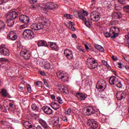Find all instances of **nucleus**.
<instances>
[{"mask_svg":"<svg viewBox=\"0 0 129 129\" xmlns=\"http://www.w3.org/2000/svg\"><path fill=\"white\" fill-rule=\"evenodd\" d=\"M23 125H24L26 128H32V127H33V125H31V123L28 121H25L23 123Z\"/></svg>","mask_w":129,"mask_h":129,"instance_id":"obj_29","label":"nucleus"},{"mask_svg":"<svg viewBox=\"0 0 129 129\" xmlns=\"http://www.w3.org/2000/svg\"><path fill=\"white\" fill-rule=\"evenodd\" d=\"M51 68V65H50V63H49L48 61H46L44 62V64L43 65V68L44 69H50Z\"/></svg>","mask_w":129,"mask_h":129,"instance_id":"obj_31","label":"nucleus"},{"mask_svg":"<svg viewBox=\"0 0 129 129\" xmlns=\"http://www.w3.org/2000/svg\"><path fill=\"white\" fill-rule=\"evenodd\" d=\"M36 129H43V128H42V126L38 125L37 126Z\"/></svg>","mask_w":129,"mask_h":129,"instance_id":"obj_63","label":"nucleus"},{"mask_svg":"<svg viewBox=\"0 0 129 129\" xmlns=\"http://www.w3.org/2000/svg\"><path fill=\"white\" fill-rule=\"evenodd\" d=\"M42 10L43 11L44 14H47L48 13V9L45 8H42Z\"/></svg>","mask_w":129,"mask_h":129,"instance_id":"obj_51","label":"nucleus"},{"mask_svg":"<svg viewBox=\"0 0 129 129\" xmlns=\"http://www.w3.org/2000/svg\"><path fill=\"white\" fill-rule=\"evenodd\" d=\"M37 44H38V46H39V47H41V46L49 47V45L47 44V42L45 40L39 41Z\"/></svg>","mask_w":129,"mask_h":129,"instance_id":"obj_22","label":"nucleus"},{"mask_svg":"<svg viewBox=\"0 0 129 129\" xmlns=\"http://www.w3.org/2000/svg\"><path fill=\"white\" fill-rule=\"evenodd\" d=\"M1 93L4 97H7V96L9 95V94H8V92H7V90L5 89H3L2 90Z\"/></svg>","mask_w":129,"mask_h":129,"instance_id":"obj_32","label":"nucleus"},{"mask_svg":"<svg viewBox=\"0 0 129 129\" xmlns=\"http://www.w3.org/2000/svg\"><path fill=\"white\" fill-rule=\"evenodd\" d=\"M126 39L129 41V34H127V35L125 36Z\"/></svg>","mask_w":129,"mask_h":129,"instance_id":"obj_64","label":"nucleus"},{"mask_svg":"<svg viewBox=\"0 0 129 129\" xmlns=\"http://www.w3.org/2000/svg\"><path fill=\"white\" fill-rule=\"evenodd\" d=\"M17 38V34L14 31H10L7 35L8 40H10L11 41H16Z\"/></svg>","mask_w":129,"mask_h":129,"instance_id":"obj_12","label":"nucleus"},{"mask_svg":"<svg viewBox=\"0 0 129 129\" xmlns=\"http://www.w3.org/2000/svg\"><path fill=\"white\" fill-rule=\"evenodd\" d=\"M52 124L54 125H57L59 123V117L55 116L52 118Z\"/></svg>","mask_w":129,"mask_h":129,"instance_id":"obj_26","label":"nucleus"},{"mask_svg":"<svg viewBox=\"0 0 129 129\" xmlns=\"http://www.w3.org/2000/svg\"><path fill=\"white\" fill-rule=\"evenodd\" d=\"M90 16L91 20L93 22H98L100 20V14L96 11L91 12Z\"/></svg>","mask_w":129,"mask_h":129,"instance_id":"obj_7","label":"nucleus"},{"mask_svg":"<svg viewBox=\"0 0 129 129\" xmlns=\"http://www.w3.org/2000/svg\"><path fill=\"white\" fill-rule=\"evenodd\" d=\"M64 55L69 60L73 59V52L70 49H65L64 51Z\"/></svg>","mask_w":129,"mask_h":129,"instance_id":"obj_13","label":"nucleus"},{"mask_svg":"<svg viewBox=\"0 0 129 129\" xmlns=\"http://www.w3.org/2000/svg\"><path fill=\"white\" fill-rule=\"evenodd\" d=\"M87 124L88 126L91 125L92 128H97L98 126V122L93 119H90L87 121Z\"/></svg>","mask_w":129,"mask_h":129,"instance_id":"obj_11","label":"nucleus"},{"mask_svg":"<svg viewBox=\"0 0 129 129\" xmlns=\"http://www.w3.org/2000/svg\"><path fill=\"white\" fill-rule=\"evenodd\" d=\"M115 9L116 11H120V10H121V7L120 6H115Z\"/></svg>","mask_w":129,"mask_h":129,"instance_id":"obj_49","label":"nucleus"},{"mask_svg":"<svg viewBox=\"0 0 129 129\" xmlns=\"http://www.w3.org/2000/svg\"><path fill=\"white\" fill-rule=\"evenodd\" d=\"M31 29L34 31H39L44 29V24L42 23H34L31 26Z\"/></svg>","mask_w":129,"mask_h":129,"instance_id":"obj_10","label":"nucleus"},{"mask_svg":"<svg viewBox=\"0 0 129 129\" xmlns=\"http://www.w3.org/2000/svg\"><path fill=\"white\" fill-rule=\"evenodd\" d=\"M115 86H117L118 88H121L122 87V84L121 83V81H119L116 84V85H115Z\"/></svg>","mask_w":129,"mask_h":129,"instance_id":"obj_39","label":"nucleus"},{"mask_svg":"<svg viewBox=\"0 0 129 129\" xmlns=\"http://www.w3.org/2000/svg\"><path fill=\"white\" fill-rule=\"evenodd\" d=\"M19 20L22 23L28 24L30 22V18L26 15H22L19 17Z\"/></svg>","mask_w":129,"mask_h":129,"instance_id":"obj_16","label":"nucleus"},{"mask_svg":"<svg viewBox=\"0 0 129 129\" xmlns=\"http://www.w3.org/2000/svg\"><path fill=\"white\" fill-rule=\"evenodd\" d=\"M116 96L118 100H121L125 97V93L122 91H118L116 93Z\"/></svg>","mask_w":129,"mask_h":129,"instance_id":"obj_17","label":"nucleus"},{"mask_svg":"<svg viewBox=\"0 0 129 129\" xmlns=\"http://www.w3.org/2000/svg\"><path fill=\"white\" fill-rule=\"evenodd\" d=\"M27 26L26 24L22 25L20 26V29L23 30V29H25V28H27Z\"/></svg>","mask_w":129,"mask_h":129,"instance_id":"obj_50","label":"nucleus"},{"mask_svg":"<svg viewBox=\"0 0 129 129\" xmlns=\"http://www.w3.org/2000/svg\"><path fill=\"white\" fill-rule=\"evenodd\" d=\"M31 108L33 110H34L35 111H38V110H39V107L35 103H33L32 105Z\"/></svg>","mask_w":129,"mask_h":129,"instance_id":"obj_33","label":"nucleus"},{"mask_svg":"<svg viewBox=\"0 0 129 129\" xmlns=\"http://www.w3.org/2000/svg\"><path fill=\"white\" fill-rule=\"evenodd\" d=\"M72 38H74V39L77 38V36L75 34H73L72 35Z\"/></svg>","mask_w":129,"mask_h":129,"instance_id":"obj_58","label":"nucleus"},{"mask_svg":"<svg viewBox=\"0 0 129 129\" xmlns=\"http://www.w3.org/2000/svg\"><path fill=\"white\" fill-rule=\"evenodd\" d=\"M64 18H66V19H68V20H71L72 19V18H73V16L70 14H65L64 15Z\"/></svg>","mask_w":129,"mask_h":129,"instance_id":"obj_37","label":"nucleus"},{"mask_svg":"<svg viewBox=\"0 0 129 129\" xmlns=\"http://www.w3.org/2000/svg\"><path fill=\"white\" fill-rule=\"evenodd\" d=\"M56 75L58 78L61 79L63 82L68 81V79H69L68 74L65 72L58 71L56 73Z\"/></svg>","mask_w":129,"mask_h":129,"instance_id":"obj_4","label":"nucleus"},{"mask_svg":"<svg viewBox=\"0 0 129 129\" xmlns=\"http://www.w3.org/2000/svg\"><path fill=\"white\" fill-rule=\"evenodd\" d=\"M61 119H62V120H63L64 122H67V121H68V119H67V117H66V116H62L61 117Z\"/></svg>","mask_w":129,"mask_h":129,"instance_id":"obj_48","label":"nucleus"},{"mask_svg":"<svg viewBox=\"0 0 129 129\" xmlns=\"http://www.w3.org/2000/svg\"><path fill=\"white\" fill-rule=\"evenodd\" d=\"M76 96L77 97V98L79 100H84L87 97V96L82 93H77Z\"/></svg>","mask_w":129,"mask_h":129,"instance_id":"obj_21","label":"nucleus"},{"mask_svg":"<svg viewBox=\"0 0 129 129\" xmlns=\"http://www.w3.org/2000/svg\"><path fill=\"white\" fill-rule=\"evenodd\" d=\"M6 61V58L2 57L0 58V62H5Z\"/></svg>","mask_w":129,"mask_h":129,"instance_id":"obj_56","label":"nucleus"},{"mask_svg":"<svg viewBox=\"0 0 129 129\" xmlns=\"http://www.w3.org/2000/svg\"><path fill=\"white\" fill-rule=\"evenodd\" d=\"M7 17L8 19H10L11 20H15V19H16V18L18 17V13H17V12H16L10 11L8 13Z\"/></svg>","mask_w":129,"mask_h":129,"instance_id":"obj_18","label":"nucleus"},{"mask_svg":"<svg viewBox=\"0 0 129 129\" xmlns=\"http://www.w3.org/2000/svg\"><path fill=\"white\" fill-rule=\"evenodd\" d=\"M41 20L42 24H47V23L49 22V20H48V19L46 18V17H41Z\"/></svg>","mask_w":129,"mask_h":129,"instance_id":"obj_35","label":"nucleus"},{"mask_svg":"<svg viewBox=\"0 0 129 129\" xmlns=\"http://www.w3.org/2000/svg\"><path fill=\"white\" fill-rule=\"evenodd\" d=\"M96 88L99 90V91H104V89L106 88V83L103 80H100L98 82Z\"/></svg>","mask_w":129,"mask_h":129,"instance_id":"obj_6","label":"nucleus"},{"mask_svg":"<svg viewBox=\"0 0 129 129\" xmlns=\"http://www.w3.org/2000/svg\"><path fill=\"white\" fill-rule=\"evenodd\" d=\"M96 63V60H95L93 58H89L87 60V65L90 66V69H95V68H96V66H97V65H94Z\"/></svg>","mask_w":129,"mask_h":129,"instance_id":"obj_9","label":"nucleus"},{"mask_svg":"<svg viewBox=\"0 0 129 129\" xmlns=\"http://www.w3.org/2000/svg\"><path fill=\"white\" fill-rule=\"evenodd\" d=\"M44 85L46 87H48V88H49V89L51 88V86H49V84L46 81L44 82Z\"/></svg>","mask_w":129,"mask_h":129,"instance_id":"obj_53","label":"nucleus"},{"mask_svg":"<svg viewBox=\"0 0 129 129\" xmlns=\"http://www.w3.org/2000/svg\"><path fill=\"white\" fill-rule=\"evenodd\" d=\"M85 47L87 51H88L89 50V47H88V46H87V44H85Z\"/></svg>","mask_w":129,"mask_h":129,"instance_id":"obj_60","label":"nucleus"},{"mask_svg":"<svg viewBox=\"0 0 129 129\" xmlns=\"http://www.w3.org/2000/svg\"><path fill=\"white\" fill-rule=\"evenodd\" d=\"M50 105L52 108L54 109V110H57V109H59V108H60V106L56 102L52 103Z\"/></svg>","mask_w":129,"mask_h":129,"instance_id":"obj_27","label":"nucleus"},{"mask_svg":"<svg viewBox=\"0 0 129 129\" xmlns=\"http://www.w3.org/2000/svg\"><path fill=\"white\" fill-rule=\"evenodd\" d=\"M75 14H77V15H78L79 18L83 21L86 27H88V28H90L91 27V22L87 21L86 18H85L83 15H80V12H79V11H76L74 12L75 16Z\"/></svg>","mask_w":129,"mask_h":129,"instance_id":"obj_8","label":"nucleus"},{"mask_svg":"<svg viewBox=\"0 0 129 129\" xmlns=\"http://www.w3.org/2000/svg\"><path fill=\"white\" fill-rule=\"evenodd\" d=\"M58 89L59 90H62L63 93H66L67 94H68V93H69V90H68L67 87H64V86H62L61 87H58Z\"/></svg>","mask_w":129,"mask_h":129,"instance_id":"obj_25","label":"nucleus"},{"mask_svg":"<svg viewBox=\"0 0 129 129\" xmlns=\"http://www.w3.org/2000/svg\"><path fill=\"white\" fill-rule=\"evenodd\" d=\"M83 15H82V16H85V17H87V16H88V13L85 11V10H83Z\"/></svg>","mask_w":129,"mask_h":129,"instance_id":"obj_42","label":"nucleus"},{"mask_svg":"<svg viewBox=\"0 0 129 129\" xmlns=\"http://www.w3.org/2000/svg\"><path fill=\"white\" fill-rule=\"evenodd\" d=\"M120 15V12H114L112 14V18L114 19H117V16Z\"/></svg>","mask_w":129,"mask_h":129,"instance_id":"obj_38","label":"nucleus"},{"mask_svg":"<svg viewBox=\"0 0 129 129\" xmlns=\"http://www.w3.org/2000/svg\"><path fill=\"white\" fill-rule=\"evenodd\" d=\"M5 27H6V24H5V22H4L2 20H0V32L1 30L5 29Z\"/></svg>","mask_w":129,"mask_h":129,"instance_id":"obj_34","label":"nucleus"},{"mask_svg":"<svg viewBox=\"0 0 129 129\" xmlns=\"http://www.w3.org/2000/svg\"><path fill=\"white\" fill-rule=\"evenodd\" d=\"M49 46L51 49L54 50V51H58L59 49L58 48V46L54 42H49Z\"/></svg>","mask_w":129,"mask_h":129,"instance_id":"obj_23","label":"nucleus"},{"mask_svg":"<svg viewBox=\"0 0 129 129\" xmlns=\"http://www.w3.org/2000/svg\"><path fill=\"white\" fill-rule=\"evenodd\" d=\"M10 50L7 47L0 46V55L3 56H10Z\"/></svg>","mask_w":129,"mask_h":129,"instance_id":"obj_14","label":"nucleus"},{"mask_svg":"<svg viewBox=\"0 0 129 129\" xmlns=\"http://www.w3.org/2000/svg\"><path fill=\"white\" fill-rule=\"evenodd\" d=\"M19 89H20V90H21V91H23V90H24V87L19 86Z\"/></svg>","mask_w":129,"mask_h":129,"instance_id":"obj_59","label":"nucleus"},{"mask_svg":"<svg viewBox=\"0 0 129 129\" xmlns=\"http://www.w3.org/2000/svg\"><path fill=\"white\" fill-rule=\"evenodd\" d=\"M119 4L121 5H125V0H118Z\"/></svg>","mask_w":129,"mask_h":129,"instance_id":"obj_45","label":"nucleus"},{"mask_svg":"<svg viewBox=\"0 0 129 129\" xmlns=\"http://www.w3.org/2000/svg\"><path fill=\"white\" fill-rule=\"evenodd\" d=\"M124 9L125 12H127V13H129V6H125L124 7Z\"/></svg>","mask_w":129,"mask_h":129,"instance_id":"obj_52","label":"nucleus"},{"mask_svg":"<svg viewBox=\"0 0 129 129\" xmlns=\"http://www.w3.org/2000/svg\"><path fill=\"white\" fill-rule=\"evenodd\" d=\"M95 47L96 49H97V50H99L100 52H104V48H103L102 46L98 44H95Z\"/></svg>","mask_w":129,"mask_h":129,"instance_id":"obj_30","label":"nucleus"},{"mask_svg":"<svg viewBox=\"0 0 129 129\" xmlns=\"http://www.w3.org/2000/svg\"><path fill=\"white\" fill-rule=\"evenodd\" d=\"M24 39L27 40H33L35 38V33L32 30L26 29L23 33Z\"/></svg>","mask_w":129,"mask_h":129,"instance_id":"obj_3","label":"nucleus"},{"mask_svg":"<svg viewBox=\"0 0 129 129\" xmlns=\"http://www.w3.org/2000/svg\"><path fill=\"white\" fill-rule=\"evenodd\" d=\"M42 83L41 82H37L36 83V85L37 86H38L39 87H42Z\"/></svg>","mask_w":129,"mask_h":129,"instance_id":"obj_43","label":"nucleus"},{"mask_svg":"<svg viewBox=\"0 0 129 129\" xmlns=\"http://www.w3.org/2000/svg\"><path fill=\"white\" fill-rule=\"evenodd\" d=\"M20 55L22 56L25 60H29L30 58H31V52L25 47L21 49Z\"/></svg>","mask_w":129,"mask_h":129,"instance_id":"obj_5","label":"nucleus"},{"mask_svg":"<svg viewBox=\"0 0 129 129\" xmlns=\"http://www.w3.org/2000/svg\"><path fill=\"white\" fill-rule=\"evenodd\" d=\"M40 122L41 123V125L43 127V128H45V129L49 128V126L48 125V124H47V123L45 120H40Z\"/></svg>","mask_w":129,"mask_h":129,"instance_id":"obj_28","label":"nucleus"},{"mask_svg":"<svg viewBox=\"0 0 129 129\" xmlns=\"http://www.w3.org/2000/svg\"><path fill=\"white\" fill-rule=\"evenodd\" d=\"M7 24L8 27H13L14 25H15V21L13 19H11L10 18H8L7 19Z\"/></svg>","mask_w":129,"mask_h":129,"instance_id":"obj_24","label":"nucleus"},{"mask_svg":"<svg viewBox=\"0 0 129 129\" xmlns=\"http://www.w3.org/2000/svg\"><path fill=\"white\" fill-rule=\"evenodd\" d=\"M31 4H34L37 3V0H30Z\"/></svg>","mask_w":129,"mask_h":129,"instance_id":"obj_54","label":"nucleus"},{"mask_svg":"<svg viewBox=\"0 0 129 129\" xmlns=\"http://www.w3.org/2000/svg\"><path fill=\"white\" fill-rule=\"evenodd\" d=\"M69 24H70V26H75V24L72 21H70Z\"/></svg>","mask_w":129,"mask_h":129,"instance_id":"obj_57","label":"nucleus"},{"mask_svg":"<svg viewBox=\"0 0 129 129\" xmlns=\"http://www.w3.org/2000/svg\"><path fill=\"white\" fill-rule=\"evenodd\" d=\"M71 112H72V110H71V108H70L64 111V113L66 115H70V114H71Z\"/></svg>","mask_w":129,"mask_h":129,"instance_id":"obj_36","label":"nucleus"},{"mask_svg":"<svg viewBox=\"0 0 129 129\" xmlns=\"http://www.w3.org/2000/svg\"><path fill=\"white\" fill-rule=\"evenodd\" d=\"M69 28L70 30H71V31H76V29L74 27V26H69Z\"/></svg>","mask_w":129,"mask_h":129,"instance_id":"obj_44","label":"nucleus"},{"mask_svg":"<svg viewBox=\"0 0 129 129\" xmlns=\"http://www.w3.org/2000/svg\"><path fill=\"white\" fill-rule=\"evenodd\" d=\"M83 112L85 115H91V114L99 113V110L95 107L89 106L83 109Z\"/></svg>","mask_w":129,"mask_h":129,"instance_id":"obj_2","label":"nucleus"},{"mask_svg":"<svg viewBox=\"0 0 129 129\" xmlns=\"http://www.w3.org/2000/svg\"><path fill=\"white\" fill-rule=\"evenodd\" d=\"M118 68H119L120 69H121V68H122L121 67V63L119 62V63H118Z\"/></svg>","mask_w":129,"mask_h":129,"instance_id":"obj_61","label":"nucleus"},{"mask_svg":"<svg viewBox=\"0 0 129 129\" xmlns=\"http://www.w3.org/2000/svg\"><path fill=\"white\" fill-rule=\"evenodd\" d=\"M56 99L60 104H62V103H63V100H62V99L60 97H57Z\"/></svg>","mask_w":129,"mask_h":129,"instance_id":"obj_40","label":"nucleus"},{"mask_svg":"<svg viewBox=\"0 0 129 129\" xmlns=\"http://www.w3.org/2000/svg\"><path fill=\"white\" fill-rule=\"evenodd\" d=\"M6 3H8V0H0V5H4Z\"/></svg>","mask_w":129,"mask_h":129,"instance_id":"obj_46","label":"nucleus"},{"mask_svg":"<svg viewBox=\"0 0 129 129\" xmlns=\"http://www.w3.org/2000/svg\"><path fill=\"white\" fill-rule=\"evenodd\" d=\"M112 59L113 61H116L117 60V57H115L114 55L112 56Z\"/></svg>","mask_w":129,"mask_h":129,"instance_id":"obj_55","label":"nucleus"},{"mask_svg":"<svg viewBox=\"0 0 129 129\" xmlns=\"http://www.w3.org/2000/svg\"><path fill=\"white\" fill-rule=\"evenodd\" d=\"M21 48V43L19 42L17 43V50L20 51V49Z\"/></svg>","mask_w":129,"mask_h":129,"instance_id":"obj_47","label":"nucleus"},{"mask_svg":"<svg viewBox=\"0 0 129 129\" xmlns=\"http://www.w3.org/2000/svg\"><path fill=\"white\" fill-rule=\"evenodd\" d=\"M119 29L117 27H112L110 29L109 33L104 32V35L106 38H109L111 37V39H115L116 37H118V34H119Z\"/></svg>","mask_w":129,"mask_h":129,"instance_id":"obj_1","label":"nucleus"},{"mask_svg":"<svg viewBox=\"0 0 129 129\" xmlns=\"http://www.w3.org/2000/svg\"><path fill=\"white\" fill-rule=\"evenodd\" d=\"M45 7L48 10H54L56 8H58L59 6L53 2H48L46 4Z\"/></svg>","mask_w":129,"mask_h":129,"instance_id":"obj_15","label":"nucleus"},{"mask_svg":"<svg viewBox=\"0 0 129 129\" xmlns=\"http://www.w3.org/2000/svg\"><path fill=\"white\" fill-rule=\"evenodd\" d=\"M109 82L111 85H116V83L118 82V79L114 76L111 77L109 80Z\"/></svg>","mask_w":129,"mask_h":129,"instance_id":"obj_20","label":"nucleus"},{"mask_svg":"<svg viewBox=\"0 0 129 129\" xmlns=\"http://www.w3.org/2000/svg\"><path fill=\"white\" fill-rule=\"evenodd\" d=\"M42 110L46 114H52L53 111L52 109L49 106H44L42 107Z\"/></svg>","mask_w":129,"mask_h":129,"instance_id":"obj_19","label":"nucleus"},{"mask_svg":"<svg viewBox=\"0 0 129 129\" xmlns=\"http://www.w3.org/2000/svg\"><path fill=\"white\" fill-rule=\"evenodd\" d=\"M26 86L27 87V90L28 92H32V88L31 87V86H30V85H27Z\"/></svg>","mask_w":129,"mask_h":129,"instance_id":"obj_41","label":"nucleus"},{"mask_svg":"<svg viewBox=\"0 0 129 129\" xmlns=\"http://www.w3.org/2000/svg\"><path fill=\"white\" fill-rule=\"evenodd\" d=\"M41 74L43 76H45V75H46V73H45V72H41Z\"/></svg>","mask_w":129,"mask_h":129,"instance_id":"obj_62","label":"nucleus"}]
</instances>
